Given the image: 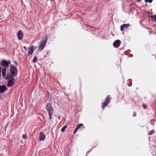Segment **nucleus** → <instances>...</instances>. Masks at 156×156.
Returning a JSON list of instances; mask_svg holds the SVG:
<instances>
[{"instance_id":"f257e3e1","label":"nucleus","mask_w":156,"mask_h":156,"mask_svg":"<svg viewBox=\"0 0 156 156\" xmlns=\"http://www.w3.org/2000/svg\"><path fill=\"white\" fill-rule=\"evenodd\" d=\"M48 38L46 35L44 36L41 40L39 45V49L41 51L44 48L46 44Z\"/></svg>"},{"instance_id":"f03ea898","label":"nucleus","mask_w":156,"mask_h":156,"mask_svg":"<svg viewBox=\"0 0 156 156\" xmlns=\"http://www.w3.org/2000/svg\"><path fill=\"white\" fill-rule=\"evenodd\" d=\"M46 108L48 113L49 117H51L53 113V109L50 103H48L46 105Z\"/></svg>"},{"instance_id":"7ed1b4c3","label":"nucleus","mask_w":156,"mask_h":156,"mask_svg":"<svg viewBox=\"0 0 156 156\" xmlns=\"http://www.w3.org/2000/svg\"><path fill=\"white\" fill-rule=\"evenodd\" d=\"M111 98L109 96H108L105 100L104 103H102L101 108L104 110L105 108L107 106L108 104L110 102Z\"/></svg>"},{"instance_id":"20e7f679","label":"nucleus","mask_w":156,"mask_h":156,"mask_svg":"<svg viewBox=\"0 0 156 156\" xmlns=\"http://www.w3.org/2000/svg\"><path fill=\"white\" fill-rule=\"evenodd\" d=\"M11 64L10 61H7L5 60H2L1 62V65L3 67L8 68L9 65Z\"/></svg>"},{"instance_id":"39448f33","label":"nucleus","mask_w":156,"mask_h":156,"mask_svg":"<svg viewBox=\"0 0 156 156\" xmlns=\"http://www.w3.org/2000/svg\"><path fill=\"white\" fill-rule=\"evenodd\" d=\"M10 71L12 75H15L16 76L17 74L18 69L16 67H15L14 66L11 65L10 67Z\"/></svg>"},{"instance_id":"423d86ee","label":"nucleus","mask_w":156,"mask_h":156,"mask_svg":"<svg viewBox=\"0 0 156 156\" xmlns=\"http://www.w3.org/2000/svg\"><path fill=\"white\" fill-rule=\"evenodd\" d=\"M14 78H12L10 80H9L8 81L7 86L9 87H11L14 84Z\"/></svg>"},{"instance_id":"0eeeda50","label":"nucleus","mask_w":156,"mask_h":156,"mask_svg":"<svg viewBox=\"0 0 156 156\" xmlns=\"http://www.w3.org/2000/svg\"><path fill=\"white\" fill-rule=\"evenodd\" d=\"M7 89V88L5 85L2 86L0 85V92L1 93H2L6 91Z\"/></svg>"},{"instance_id":"6e6552de","label":"nucleus","mask_w":156,"mask_h":156,"mask_svg":"<svg viewBox=\"0 0 156 156\" xmlns=\"http://www.w3.org/2000/svg\"><path fill=\"white\" fill-rule=\"evenodd\" d=\"M17 36L18 39L21 40L23 37V34L21 30H19L17 33Z\"/></svg>"},{"instance_id":"1a4fd4ad","label":"nucleus","mask_w":156,"mask_h":156,"mask_svg":"<svg viewBox=\"0 0 156 156\" xmlns=\"http://www.w3.org/2000/svg\"><path fill=\"white\" fill-rule=\"evenodd\" d=\"M129 26V23L124 24L121 25L120 26V30L121 31H123L125 28H128Z\"/></svg>"},{"instance_id":"9d476101","label":"nucleus","mask_w":156,"mask_h":156,"mask_svg":"<svg viewBox=\"0 0 156 156\" xmlns=\"http://www.w3.org/2000/svg\"><path fill=\"white\" fill-rule=\"evenodd\" d=\"M120 41L119 40H116L113 43L114 46L116 48H118L120 45Z\"/></svg>"},{"instance_id":"9b49d317","label":"nucleus","mask_w":156,"mask_h":156,"mask_svg":"<svg viewBox=\"0 0 156 156\" xmlns=\"http://www.w3.org/2000/svg\"><path fill=\"white\" fill-rule=\"evenodd\" d=\"M45 137V135L43 133L41 132L39 134V140H43Z\"/></svg>"},{"instance_id":"f8f14e48","label":"nucleus","mask_w":156,"mask_h":156,"mask_svg":"<svg viewBox=\"0 0 156 156\" xmlns=\"http://www.w3.org/2000/svg\"><path fill=\"white\" fill-rule=\"evenodd\" d=\"M15 76V75H12V74L9 73L7 74L6 79L7 80H10L12 78H13V77Z\"/></svg>"},{"instance_id":"ddd939ff","label":"nucleus","mask_w":156,"mask_h":156,"mask_svg":"<svg viewBox=\"0 0 156 156\" xmlns=\"http://www.w3.org/2000/svg\"><path fill=\"white\" fill-rule=\"evenodd\" d=\"M33 47H30L28 48V54L29 55H31L33 53L35 49H33Z\"/></svg>"},{"instance_id":"4468645a","label":"nucleus","mask_w":156,"mask_h":156,"mask_svg":"<svg viewBox=\"0 0 156 156\" xmlns=\"http://www.w3.org/2000/svg\"><path fill=\"white\" fill-rule=\"evenodd\" d=\"M6 69L5 68H3L2 69V76L3 77H5L6 75Z\"/></svg>"},{"instance_id":"2eb2a0df","label":"nucleus","mask_w":156,"mask_h":156,"mask_svg":"<svg viewBox=\"0 0 156 156\" xmlns=\"http://www.w3.org/2000/svg\"><path fill=\"white\" fill-rule=\"evenodd\" d=\"M67 127V125H65L63 126L61 129V131L62 132H64L65 131V130L66 128Z\"/></svg>"},{"instance_id":"dca6fc26","label":"nucleus","mask_w":156,"mask_h":156,"mask_svg":"<svg viewBox=\"0 0 156 156\" xmlns=\"http://www.w3.org/2000/svg\"><path fill=\"white\" fill-rule=\"evenodd\" d=\"M37 58L36 56H35L33 60V62L34 63L36 62L37 61Z\"/></svg>"},{"instance_id":"f3484780","label":"nucleus","mask_w":156,"mask_h":156,"mask_svg":"<svg viewBox=\"0 0 156 156\" xmlns=\"http://www.w3.org/2000/svg\"><path fill=\"white\" fill-rule=\"evenodd\" d=\"M83 125V124H82V123H80V124H78L77 126H76V128L77 129H79L80 127L82 126Z\"/></svg>"},{"instance_id":"a211bd4d","label":"nucleus","mask_w":156,"mask_h":156,"mask_svg":"<svg viewBox=\"0 0 156 156\" xmlns=\"http://www.w3.org/2000/svg\"><path fill=\"white\" fill-rule=\"evenodd\" d=\"M153 0H145V1L146 3H147L148 2L149 3H151Z\"/></svg>"},{"instance_id":"6ab92c4d","label":"nucleus","mask_w":156,"mask_h":156,"mask_svg":"<svg viewBox=\"0 0 156 156\" xmlns=\"http://www.w3.org/2000/svg\"><path fill=\"white\" fill-rule=\"evenodd\" d=\"M142 107H143L144 109H146L147 108V107L146 105H145V104H143V105H142Z\"/></svg>"},{"instance_id":"aec40b11","label":"nucleus","mask_w":156,"mask_h":156,"mask_svg":"<svg viewBox=\"0 0 156 156\" xmlns=\"http://www.w3.org/2000/svg\"><path fill=\"white\" fill-rule=\"evenodd\" d=\"M23 137L24 139H27V137L26 136V135L25 134H23Z\"/></svg>"},{"instance_id":"412c9836","label":"nucleus","mask_w":156,"mask_h":156,"mask_svg":"<svg viewBox=\"0 0 156 156\" xmlns=\"http://www.w3.org/2000/svg\"><path fill=\"white\" fill-rule=\"evenodd\" d=\"M78 130V129L76 128L73 132V134H75L77 132Z\"/></svg>"},{"instance_id":"4be33fe9","label":"nucleus","mask_w":156,"mask_h":156,"mask_svg":"<svg viewBox=\"0 0 156 156\" xmlns=\"http://www.w3.org/2000/svg\"><path fill=\"white\" fill-rule=\"evenodd\" d=\"M152 18H154V20L156 21V15H154V16H151Z\"/></svg>"},{"instance_id":"5701e85b","label":"nucleus","mask_w":156,"mask_h":156,"mask_svg":"<svg viewBox=\"0 0 156 156\" xmlns=\"http://www.w3.org/2000/svg\"><path fill=\"white\" fill-rule=\"evenodd\" d=\"M153 130L152 131H150L149 132V133H148V134H149L150 135H151L152 133H153Z\"/></svg>"},{"instance_id":"b1692460","label":"nucleus","mask_w":156,"mask_h":156,"mask_svg":"<svg viewBox=\"0 0 156 156\" xmlns=\"http://www.w3.org/2000/svg\"><path fill=\"white\" fill-rule=\"evenodd\" d=\"M132 85V83L130 81V83L129 84H128V85L129 86H131Z\"/></svg>"},{"instance_id":"393cba45","label":"nucleus","mask_w":156,"mask_h":156,"mask_svg":"<svg viewBox=\"0 0 156 156\" xmlns=\"http://www.w3.org/2000/svg\"><path fill=\"white\" fill-rule=\"evenodd\" d=\"M14 62L15 63V64L16 66H17L18 65L17 62L16 61H15Z\"/></svg>"},{"instance_id":"a878e982","label":"nucleus","mask_w":156,"mask_h":156,"mask_svg":"<svg viewBox=\"0 0 156 156\" xmlns=\"http://www.w3.org/2000/svg\"><path fill=\"white\" fill-rule=\"evenodd\" d=\"M1 68L0 67V77L1 76Z\"/></svg>"},{"instance_id":"bb28decb","label":"nucleus","mask_w":156,"mask_h":156,"mask_svg":"<svg viewBox=\"0 0 156 156\" xmlns=\"http://www.w3.org/2000/svg\"><path fill=\"white\" fill-rule=\"evenodd\" d=\"M23 48L26 51L27 50V48H26V47H24Z\"/></svg>"},{"instance_id":"cd10ccee","label":"nucleus","mask_w":156,"mask_h":156,"mask_svg":"<svg viewBox=\"0 0 156 156\" xmlns=\"http://www.w3.org/2000/svg\"><path fill=\"white\" fill-rule=\"evenodd\" d=\"M133 116H136L135 113H134V115H133Z\"/></svg>"},{"instance_id":"c85d7f7f","label":"nucleus","mask_w":156,"mask_h":156,"mask_svg":"<svg viewBox=\"0 0 156 156\" xmlns=\"http://www.w3.org/2000/svg\"><path fill=\"white\" fill-rule=\"evenodd\" d=\"M141 1V0H137V2H140Z\"/></svg>"},{"instance_id":"c756f323","label":"nucleus","mask_w":156,"mask_h":156,"mask_svg":"<svg viewBox=\"0 0 156 156\" xmlns=\"http://www.w3.org/2000/svg\"><path fill=\"white\" fill-rule=\"evenodd\" d=\"M90 151H91V150H90V151H88V152H87V153H89V152H90Z\"/></svg>"},{"instance_id":"7c9ffc66","label":"nucleus","mask_w":156,"mask_h":156,"mask_svg":"<svg viewBox=\"0 0 156 156\" xmlns=\"http://www.w3.org/2000/svg\"><path fill=\"white\" fill-rule=\"evenodd\" d=\"M51 118H49V119H50V120H51Z\"/></svg>"}]
</instances>
